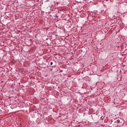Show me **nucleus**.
Returning a JSON list of instances; mask_svg holds the SVG:
<instances>
[{
    "instance_id": "nucleus-1",
    "label": "nucleus",
    "mask_w": 127,
    "mask_h": 127,
    "mask_svg": "<svg viewBox=\"0 0 127 127\" xmlns=\"http://www.w3.org/2000/svg\"><path fill=\"white\" fill-rule=\"evenodd\" d=\"M50 65H53V62H51L50 63Z\"/></svg>"
}]
</instances>
